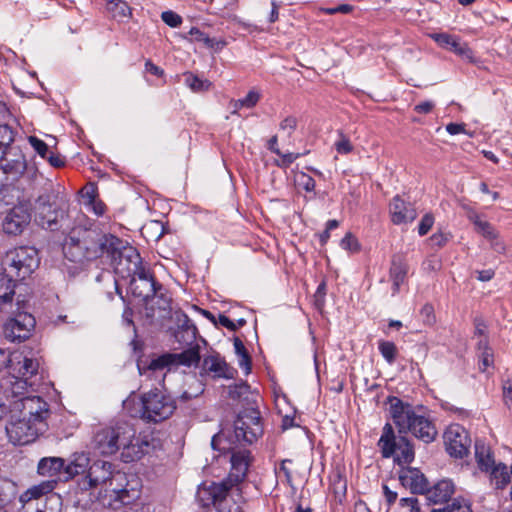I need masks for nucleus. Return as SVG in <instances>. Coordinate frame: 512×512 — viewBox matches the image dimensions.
<instances>
[{
    "instance_id": "f257e3e1",
    "label": "nucleus",
    "mask_w": 512,
    "mask_h": 512,
    "mask_svg": "<svg viewBox=\"0 0 512 512\" xmlns=\"http://www.w3.org/2000/svg\"><path fill=\"white\" fill-rule=\"evenodd\" d=\"M92 446L103 456L120 452V460L132 463L140 460L150 447L146 437L136 435L135 428L127 422H117L114 426L99 429L93 436Z\"/></svg>"
},
{
    "instance_id": "f03ea898",
    "label": "nucleus",
    "mask_w": 512,
    "mask_h": 512,
    "mask_svg": "<svg viewBox=\"0 0 512 512\" xmlns=\"http://www.w3.org/2000/svg\"><path fill=\"white\" fill-rule=\"evenodd\" d=\"M40 380L41 377L38 376L37 371L35 377L27 375L10 381L9 385L4 386L5 400L1 406L11 413H19L33 420L47 422L50 415L49 405L42 397L34 394L40 385Z\"/></svg>"
},
{
    "instance_id": "7ed1b4c3",
    "label": "nucleus",
    "mask_w": 512,
    "mask_h": 512,
    "mask_svg": "<svg viewBox=\"0 0 512 512\" xmlns=\"http://www.w3.org/2000/svg\"><path fill=\"white\" fill-rule=\"evenodd\" d=\"M122 239L112 234H101L94 230L83 231L82 238L69 237L64 246L65 253L71 254L72 261L93 260L109 257L111 251L121 247Z\"/></svg>"
},
{
    "instance_id": "20e7f679",
    "label": "nucleus",
    "mask_w": 512,
    "mask_h": 512,
    "mask_svg": "<svg viewBox=\"0 0 512 512\" xmlns=\"http://www.w3.org/2000/svg\"><path fill=\"white\" fill-rule=\"evenodd\" d=\"M389 403L390 414L399 433L411 432L425 443L435 439L437 430L428 418L416 414L410 404L404 403L397 397H389Z\"/></svg>"
},
{
    "instance_id": "39448f33",
    "label": "nucleus",
    "mask_w": 512,
    "mask_h": 512,
    "mask_svg": "<svg viewBox=\"0 0 512 512\" xmlns=\"http://www.w3.org/2000/svg\"><path fill=\"white\" fill-rule=\"evenodd\" d=\"M175 409L174 399L162 390L155 388L140 396L139 408L131 415L147 423H159L168 419Z\"/></svg>"
},
{
    "instance_id": "423d86ee",
    "label": "nucleus",
    "mask_w": 512,
    "mask_h": 512,
    "mask_svg": "<svg viewBox=\"0 0 512 512\" xmlns=\"http://www.w3.org/2000/svg\"><path fill=\"white\" fill-rule=\"evenodd\" d=\"M3 270L16 280H24L39 266L38 251L21 246L8 251L2 259Z\"/></svg>"
},
{
    "instance_id": "0eeeda50",
    "label": "nucleus",
    "mask_w": 512,
    "mask_h": 512,
    "mask_svg": "<svg viewBox=\"0 0 512 512\" xmlns=\"http://www.w3.org/2000/svg\"><path fill=\"white\" fill-rule=\"evenodd\" d=\"M200 359L199 346L195 345L181 353H164L159 355L151 359L146 367H139V370L141 374L149 373V376L160 373L162 377L161 382H163L165 378V369L170 370L172 367L180 365L187 367H191L193 365L197 366Z\"/></svg>"
},
{
    "instance_id": "6e6552de",
    "label": "nucleus",
    "mask_w": 512,
    "mask_h": 512,
    "mask_svg": "<svg viewBox=\"0 0 512 512\" xmlns=\"http://www.w3.org/2000/svg\"><path fill=\"white\" fill-rule=\"evenodd\" d=\"M130 291L135 297L140 298L146 304L151 300L157 299L155 304L161 310H167L170 308V297L162 293V285L158 284L150 273L149 269L141 270L136 276L130 278Z\"/></svg>"
},
{
    "instance_id": "1a4fd4ad",
    "label": "nucleus",
    "mask_w": 512,
    "mask_h": 512,
    "mask_svg": "<svg viewBox=\"0 0 512 512\" xmlns=\"http://www.w3.org/2000/svg\"><path fill=\"white\" fill-rule=\"evenodd\" d=\"M8 369L10 374L4 386L10 384L16 378H24L27 375L35 377L39 369V362L37 359L28 356L23 351L9 352L0 348V371Z\"/></svg>"
},
{
    "instance_id": "9d476101",
    "label": "nucleus",
    "mask_w": 512,
    "mask_h": 512,
    "mask_svg": "<svg viewBox=\"0 0 512 512\" xmlns=\"http://www.w3.org/2000/svg\"><path fill=\"white\" fill-rule=\"evenodd\" d=\"M15 415L12 416L14 418ZM48 428L47 422L33 420L19 415L18 419H12L6 426L8 439L14 445H27L34 442Z\"/></svg>"
},
{
    "instance_id": "9b49d317",
    "label": "nucleus",
    "mask_w": 512,
    "mask_h": 512,
    "mask_svg": "<svg viewBox=\"0 0 512 512\" xmlns=\"http://www.w3.org/2000/svg\"><path fill=\"white\" fill-rule=\"evenodd\" d=\"M111 261L115 273L122 278H131L145 270L142 259L136 248L122 240V245L118 250L111 251L108 257Z\"/></svg>"
},
{
    "instance_id": "f8f14e48",
    "label": "nucleus",
    "mask_w": 512,
    "mask_h": 512,
    "mask_svg": "<svg viewBox=\"0 0 512 512\" xmlns=\"http://www.w3.org/2000/svg\"><path fill=\"white\" fill-rule=\"evenodd\" d=\"M234 432L238 442L252 444L263 434L260 411L251 405L240 411L234 421Z\"/></svg>"
},
{
    "instance_id": "ddd939ff",
    "label": "nucleus",
    "mask_w": 512,
    "mask_h": 512,
    "mask_svg": "<svg viewBox=\"0 0 512 512\" xmlns=\"http://www.w3.org/2000/svg\"><path fill=\"white\" fill-rule=\"evenodd\" d=\"M447 453L456 459L466 457L471 448V438L468 431L459 424H451L443 435Z\"/></svg>"
},
{
    "instance_id": "4468645a",
    "label": "nucleus",
    "mask_w": 512,
    "mask_h": 512,
    "mask_svg": "<svg viewBox=\"0 0 512 512\" xmlns=\"http://www.w3.org/2000/svg\"><path fill=\"white\" fill-rule=\"evenodd\" d=\"M114 478V465L104 460H97L89 466L83 485L86 489L105 488L107 490L112 487Z\"/></svg>"
},
{
    "instance_id": "2eb2a0df",
    "label": "nucleus",
    "mask_w": 512,
    "mask_h": 512,
    "mask_svg": "<svg viewBox=\"0 0 512 512\" xmlns=\"http://www.w3.org/2000/svg\"><path fill=\"white\" fill-rule=\"evenodd\" d=\"M31 221V211L27 204H18L12 207L2 220V229L5 234L17 236L22 234Z\"/></svg>"
},
{
    "instance_id": "dca6fc26",
    "label": "nucleus",
    "mask_w": 512,
    "mask_h": 512,
    "mask_svg": "<svg viewBox=\"0 0 512 512\" xmlns=\"http://www.w3.org/2000/svg\"><path fill=\"white\" fill-rule=\"evenodd\" d=\"M36 324L35 318L29 313H19L4 325V335L10 341H23L30 337Z\"/></svg>"
},
{
    "instance_id": "f3484780",
    "label": "nucleus",
    "mask_w": 512,
    "mask_h": 512,
    "mask_svg": "<svg viewBox=\"0 0 512 512\" xmlns=\"http://www.w3.org/2000/svg\"><path fill=\"white\" fill-rule=\"evenodd\" d=\"M234 486L235 484L229 479L219 483L212 482L199 490V497L202 501H210L218 509V504L226 502L232 492H235Z\"/></svg>"
},
{
    "instance_id": "a211bd4d",
    "label": "nucleus",
    "mask_w": 512,
    "mask_h": 512,
    "mask_svg": "<svg viewBox=\"0 0 512 512\" xmlns=\"http://www.w3.org/2000/svg\"><path fill=\"white\" fill-rule=\"evenodd\" d=\"M399 481L413 494H425L429 486L425 475L419 469L412 467H405L399 471Z\"/></svg>"
},
{
    "instance_id": "6ab92c4d",
    "label": "nucleus",
    "mask_w": 512,
    "mask_h": 512,
    "mask_svg": "<svg viewBox=\"0 0 512 512\" xmlns=\"http://www.w3.org/2000/svg\"><path fill=\"white\" fill-rule=\"evenodd\" d=\"M201 373L211 375L213 378L232 379L237 372L217 354L204 357L201 365Z\"/></svg>"
},
{
    "instance_id": "aec40b11",
    "label": "nucleus",
    "mask_w": 512,
    "mask_h": 512,
    "mask_svg": "<svg viewBox=\"0 0 512 512\" xmlns=\"http://www.w3.org/2000/svg\"><path fill=\"white\" fill-rule=\"evenodd\" d=\"M54 198V195L46 193L40 195L36 200L40 224L49 229H54L57 224V205L53 200Z\"/></svg>"
},
{
    "instance_id": "412c9836",
    "label": "nucleus",
    "mask_w": 512,
    "mask_h": 512,
    "mask_svg": "<svg viewBox=\"0 0 512 512\" xmlns=\"http://www.w3.org/2000/svg\"><path fill=\"white\" fill-rule=\"evenodd\" d=\"M391 221L395 225L412 222L417 217L416 209L409 202H405L400 196L393 197L389 205Z\"/></svg>"
},
{
    "instance_id": "4be33fe9",
    "label": "nucleus",
    "mask_w": 512,
    "mask_h": 512,
    "mask_svg": "<svg viewBox=\"0 0 512 512\" xmlns=\"http://www.w3.org/2000/svg\"><path fill=\"white\" fill-rule=\"evenodd\" d=\"M5 155H8L9 158H5V164L2 165L3 172L7 175H12L15 178L24 174L27 168V163L20 148L10 147V149L6 151Z\"/></svg>"
},
{
    "instance_id": "5701e85b",
    "label": "nucleus",
    "mask_w": 512,
    "mask_h": 512,
    "mask_svg": "<svg viewBox=\"0 0 512 512\" xmlns=\"http://www.w3.org/2000/svg\"><path fill=\"white\" fill-rule=\"evenodd\" d=\"M455 492V485L450 479H442L433 487H427L426 497L433 504L448 502Z\"/></svg>"
},
{
    "instance_id": "b1692460",
    "label": "nucleus",
    "mask_w": 512,
    "mask_h": 512,
    "mask_svg": "<svg viewBox=\"0 0 512 512\" xmlns=\"http://www.w3.org/2000/svg\"><path fill=\"white\" fill-rule=\"evenodd\" d=\"M383 458L392 457L398 448V441L394 429L390 423L383 427L382 434L377 443Z\"/></svg>"
},
{
    "instance_id": "393cba45",
    "label": "nucleus",
    "mask_w": 512,
    "mask_h": 512,
    "mask_svg": "<svg viewBox=\"0 0 512 512\" xmlns=\"http://www.w3.org/2000/svg\"><path fill=\"white\" fill-rule=\"evenodd\" d=\"M248 459L245 452H234L231 455V471L228 479L234 484L242 481L248 471Z\"/></svg>"
},
{
    "instance_id": "a878e982",
    "label": "nucleus",
    "mask_w": 512,
    "mask_h": 512,
    "mask_svg": "<svg viewBox=\"0 0 512 512\" xmlns=\"http://www.w3.org/2000/svg\"><path fill=\"white\" fill-rule=\"evenodd\" d=\"M430 37L442 48L449 49L460 56L471 53L466 45H462L457 37L448 33H433Z\"/></svg>"
},
{
    "instance_id": "bb28decb",
    "label": "nucleus",
    "mask_w": 512,
    "mask_h": 512,
    "mask_svg": "<svg viewBox=\"0 0 512 512\" xmlns=\"http://www.w3.org/2000/svg\"><path fill=\"white\" fill-rule=\"evenodd\" d=\"M407 272L408 267L405 260L401 256H394L392 258L389 271V276L393 283V293H397L399 291L400 286L406 280Z\"/></svg>"
},
{
    "instance_id": "cd10ccee",
    "label": "nucleus",
    "mask_w": 512,
    "mask_h": 512,
    "mask_svg": "<svg viewBox=\"0 0 512 512\" xmlns=\"http://www.w3.org/2000/svg\"><path fill=\"white\" fill-rule=\"evenodd\" d=\"M90 458L85 453H75L68 464L64 463V474L67 478H73L88 471Z\"/></svg>"
},
{
    "instance_id": "c85d7f7f",
    "label": "nucleus",
    "mask_w": 512,
    "mask_h": 512,
    "mask_svg": "<svg viewBox=\"0 0 512 512\" xmlns=\"http://www.w3.org/2000/svg\"><path fill=\"white\" fill-rule=\"evenodd\" d=\"M37 471L42 476H57L64 472V459L60 457L42 458L37 466Z\"/></svg>"
},
{
    "instance_id": "c756f323",
    "label": "nucleus",
    "mask_w": 512,
    "mask_h": 512,
    "mask_svg": "<svg viewBox=\"0 0 512 512\" xmlns=\"http://www.w3.org/2000/svg\"><path fill=\"white\" fill-rule=\"evenodd\" d=\"M479 370L486 372L489 367L494 365V354L490 347L489 340L480 339L476 344Z\"/></svg>"
},
{
    "instance_id": "7c9ffc66",
    "label": "nucleus",
    "mask_w": 512,
    "mask_h": 512,
    "mask_svg": "<svg viewBox=\"0 0 512 512\" xmlns=\"http://www.w3.org/2000/svg\"><path fill=\"white\" fill-rule=\"evenodd\" d=\"M182 317L183 319H179L180 324L176 333V338L179 342L190 344L195 341L198 331L194 323L186 314H183Z\"/></svg>"
},
{
    "instance_id": "2f4dec72",
    "label": "nucleus",
    "mask_w": 512,
    "mask_h": 512,
    "mask_svg": "<svg viewBox=\"0 0 512 512\" xmlns=\"http://www.w3.org/2000/svg\"><path fill=\"white\" fill-rule=\"evenodd\" d=\"M17 280L5 271L0 273V306L11 303L15 295V287Z\"/></svg>"
},
{
    "instance_id": "473e14b6",
    "label": "nucleus",
    "mask_w": 512,
    "mask_h": 512,
    "mask_svg": "<svg viewBox=\"0 0 512 512\" xmlns=\"http://www.w3.org/2000/svg\"><path fill=\"white\" fill-rule=\"evenodd\" d=\"M228 394L233 400L246 402L248 407L255 403L252 399V392L247 382L241 381L240 383L229 386Z\"/></svg>"
},
{
    "instance_id": "72a5a7b5",
    "label": "nucleus",
    "mask_w": 512,
    "mask_h": 512,
    "mask_svg": "<svg viewBox=\"0 0 512 512\" xmlns=\"http://www.w3.org/2000/svg\"><path fill=\"white\" fill-rule=\"evenodd\" d=\"M55 483V481H45L39 485L29 488L20 496V501L25 504L33 499H38L41 496L50 493L54 489Z\"/></svg>"
},
{
    "instance_id": "f704fd0d",
    "label": "nucleus",
    "mask_w": 512,
    "mask_h": 512,
    "mask_svg": "<svg viewBox=\"0 0 512 512\" xmlns=\"http://www.w3.org/2000/svg\"><path fill=\"white\" fill-rule=\"evenodd\" d=\"M491 480L494 482L495 488L504 489L512 478L511 469L508 470L507 465L499 463L494 466L490 472Z\"/></svg>"
},
{
    "instance_id": "c9c22d12",
    "label": "nucleus",
    "mask_w": 512,
    "mask_h": 512,
    "mask_svg": "<svg viewBox=\"0 0 512 512\" xmlns=\"http://www.w3.org/2000/svg\"><path fill=\"white\" fill-rule=\"evenodd\" d=\"M399 454L395 457V461L399 465L401 464H410L414 460V449L408 439L404 436H400L398 439V448Z\"/></svg>"
},
{
    "instance_id": "e433bc0d",
    "label": "nucleus",
    "mask_w": 512,
    "mask_h": 512,
    "mask_svg": "<svg viewBox=\"0 0 512 512\" xmlns=\"http://www.w3.org/2000/svg\"><path fill=\"white\" fill-rule=\"evenodd\" d=\"M243 503L240 489L236 488L226 502L218 504V512H243Z\"/></svg>"
},
{
    "instance_id": "4c0bfd02",
    "label": "nucleus",
    "mask_w": 512,
    "mask_h": 512,
    "mask_svg": "<svg viewBox=\"0 0 512 512\" xmlns=\"http://www.w3.org/2000/svg\"><path fill=\"white\" fill-rule=\"evenodd\" d=\"M184 78L186 86L189 87L195 93L208 91L212 86V82H210L207 79L199 78L192 72L184 73Z\"/></svg>"
},
{
    "instance_id": "58836bf2",
    "label": "nucleus",
    "mask_w": 512,
    "mask_h": 512,
    "mask_svg": "<svg viewBox=\"0 0 512 512\" xmlns=\"http://www.w3.org/2000/svg\"><path fill=\"white\" fill-rule=\"evenodd\" d=\"M106 8L113 18L122 19L131 14L130 7L122 0H110L107 2Z\"/></svg>"
},
{
    "instance_id": "ea45409f",
    "label": "nucleus",
    "mask_w": 512,
    "mask_h": 512,
    "mask_svg": "<svg viewBox=\"0 0 512 512\" xmlns=\"http://www.w3.org/2000/svg\"><path fill=\"white\" fill-rule=\"evenodd\" d=\"M378 350L388 364H393L396 360L398 349L394 342L379 340Z\"/></svg>"
},
{
    "instance_id": "a19ab883",
    "label": "nucleus",
    "mask_w": 512,
    "mask_h": 512,
    "mask_svg": "<svg viewBox=\"0 0 512 512\" xmlns=\"http://www.w3.org/2000/svg\"><path fill=\"white\" fill-rule=\"evenodd\" d=\"M200 311L212 323L219 324L230 331L237 330L236 324L232 320H230L226 315L219 314L218 320H216L215 316L210 311L204 309H201Z\"/></svg>"
},
{
    "instance_id": "79ce46f5",
    "label": "nucleus",
    "mask_w": 512,
    "mask_h": 512,
    "mask_svg": "<svg viewBox=\"0 0 512 512\" xmlns=\"http://www.w3.org/2000/svg\"><path fill=\"white\" fill-rule=\"evenodd\" d=\"M14 142V132L8 125H0V149L7 151Z\"/></svg>"
},
{
    "instance_id": "37998d69",
    "label": "nucleus",
    "mask_w": 512,
    "mask_h": 512,
    "mask_svg": "<svg viewBox=\"0 0 512 512\" xmlns=\"http://www.w3.org/2000/svg\"><path fill=\"white\" fill-rule=\"evenodd\" d=\"M259 99L260 94L255 90H250L244 98L239 99L235 102V109H239L242 107L252 108L258 103Z\"/></svg>"
},
{
    "instance_id": "c03bdc74",
    "label": "nucleus",
    "mask_w": 512,
    "mask_h": 512,
    "mask_svg": "<svg viewBox=\"0 0 512 512\" xmlns=\"http://www.w3.org/2000/svg\"><path fill=\"white\" fill-rule=\"evenodd\" d=\"M340 246L342 249L350 252L356 253L360 251V243L358 239L350 232L346 233V235L340 241Z\"/></svg>"
},
{
    "instance_id": "a18cd8bd",
    "label": "nucleus",
    "mask_w": 512,
    "mask_h": 512,
    "mask_svg": "<svg viewBox=\"0 0 512 512\" xmlns=\"http://www.w3.org/2000/svg\"><path fill=\"white\" fill-rule=\"evenodd\" d=\"M476 458H477L478 466H479L480 470H482V471H485V472L490 471L491 472L492 468L494 466H496L491 454L489 452H487L484 455L483 452H479L477 447H476Z\"/></svg>"
},
{
    "instance_id": "49530a36",
    "label": "nucleus",
    "mask_w": 512,
    "mask_h": 512,
    "mask_svg": "<svg viewBox=\"0 0 512 512\" xmlns=\"http://www.w3.org/2000/svg\"><path fill=\"white\" fill-rule=\"evenodd\" d=\"M28 142L35 152L42 158H46L50 152L48 145L36 136H29Z\"/></svg>"
},
{
    "instance_id": "de8ad7c7",
    "label": "nucleus",
    "mask_w": 512,
    "mask_h": 512,
    "mask_svg": "<svg viewBox=\"0 0 512 512\" xmlns=\"http://www.w3.org/2000/svg\"><path fill=\"white\" fill-rule=\"evenodd\" d=\"M296 183L306 192H313L316 186V182L313 177L304 172H301L296 176Z\"/></svg>"
},
{
    "instance_id": "09e8293b",
    "label": "nucleus",
    "mask_w": 512,
    "mask_h": 512,
    "mask_svg": "<svg viewBox=\"0 0 512 512\" xmlns=\"http://www.w3.org/2000/svg\"><path fill=\"white\" fill-rule=\"evenodd\" d=\"M162 21L172 27L176 28L182 24V17L172 10H167L161 13Z\"/></svg>"
},
{
    "instance_id": "8fccbe9b",
    "label": "nucleus",
    "mask_w": 512,
    "mask_h": 512,
    "mask_svg": "<svg viewBox=\"0 0 512 512\" xmlns=\"http://www.w3.org/2000/svg\"><path fill=\"white\" fill-rule=\"evenodd\" d=\"M447 507L449 512H472L469 501L461 497L455 498Z\"/></svg>"
},
{
    "instance_id": "3c124183",
    "label": "nucleus",
    "mask_w": 512,
    "mask_h": 512,
    "mask_svg": "<svg viewBox=\"0 0 512 512\" xmlns=\"http://www.w3.org/2000/svg\"><path fill=\"white\" fill-rule=\"evenodd\" d=\"M475 230L480 233L486 240L494 239L499 233L488 221H483L480 223V225Z\"/></svg>"
},
{
    "instance_id": "603ef678",
    "label": "nucleus",
    "mask_w": 512,
    "mask_h": 512,
    "mask_svg": "<svg viewBox=\"0 0 512 512\" xmlns=\"http://www.w3.org/2000/svg\"><path fill=\"white\" fill-rule=\"evenodd\" d=\"M474 336L480 339H488L487 334V324L481 317H476L474 319Z\"/></svg>"
},
{
    "instance_id": "864d4df0",
    "label": "nucleus",
    "mask_w": 512,
    "mask_h": 512,
    "mask_svg": "<svg viewBox=\"0 0 512 512\" xmlns=\"http://www.w3.org/2000/svg\"><path fill=\"white\" fill-rule=\"evenodd\" d=\"M335 149L339 154H348L353 150L350 140L340 133V138L335 142Z\"/></svg>"
},
{
    "instance_id": "5fc2aeb1",
    "label": "nucleus",
    "mask_w": 512,
    "mask_h": 512,
    "mask_svg": "<svg viewBox=\"0 0 512 512\" xmlns=\"http://www.w3.org/2000/svg\"><path fill=\"white\" fill-rule=\"evenodd\" d=\"M433 224H434V217H433V215L430 214V213L425 214L422 217V219H421V221H420V223L418 225V233H419V235L420 236L426 235L429 232V230L432 228Z\"/></svg>"
},
{
    "instance_id": "6e6d98bb",
    "label": "nucleus",
    "mask_w": 512,
    "mask_h": 512,
    "mask_svg": "<svg viewBox=\"0 0 512 512\" xmlns=\"http://www.w3.org/2000/svg\"><path fill=\"white\" fill-rule=\"evenodd\" d=\"M281 159L276 161V165L278 167L287 168L289 167L296 159L300 157L299 153H282L278 155Z\"/></svg>"
},
{
    "instance_id": "4d7b16f0",
    "label": "nucleus",
    "mask_w": 512,
    "mask_h": 512,
    "mask_svg": "<svg viewBox=\"0 0 512 512\" xmlns=\"http://www.w3.org/2000/svg\"><path fill=\"white\" fill-rule=\"evenodd\" d=\"M288 463L289 464L292 463V460H290V459L282 460L278 470H276V474L277 475L283 474L287 484L291 485L292 484V473H291L290 469L287 467Z\"/></svg>"
},
{
    "instance_id": "13d9d810",
    "label": "nucleus",
    "mask_w": 512,
    "mask_h": 512,
    "mask_svg": "<svg viewBox=\"0 0 512 512\" xmlns=\"http://www.w3.org/2000/svg\"><path fill=\"white\" fill-rule=\"evenodd\" d=\"M399 504L401 507H408L410 512H421L419 501L415 497L401 498Z\"/></svg>"
},
{
    "instance_id": "bf43d9fd",
    "label": "nucleus",
    "mask_w": 512,
    "mask_h": 512,
    "mask_svg": "<svg viewBox=\"0 0 512 512\" xmlns=\"http://www.w3.org/2000/svg\"><path fill=\"white\" fill-rule=\"evenodd\" d=\"M435 108V102L432 100H425L414 106V111L418 114H429Z\"/></svg>"
},
{
    "instance_id": "052dcab7",
    "label": "nucleus",
    "mask_w": 512,
    "mask_h": 512,
    "mask_svg": "<svg viewBox=\"0 0 512 512\" xmlns=\"http://www.w3.org/2000/svg\"><path fill=\"white\" fill-rule=\"evenodd\" d=\"M204 45L207 48L213 49L214 51L218 52L226 46V41L223 39L210 38L209 36H207Z\"/></svg>"
},
{
    "instance_id": "680f3d73",
    "label": "nucleus",
    "mask_w": 512,
    "mask_h": 512,
    "mask_svg": "<svg viewBox=\"0 0 512 512\" xmlns=\"http://www.w3.org/2000/svg\"><path fill=\"white\" fill-rule=\"evenodd\" d=\"M297 127V119L294 116H288L284 118L280 123V129L284 131H288V134L294 132Z\"/></svg>"
},
{
    "instance_id": "e2e57ef3",
    "label": "nucleus",
    "mask_w": 512,
    "mask_h": 512,
    "mask_svg": "<svg viewBox=\"0 0 512 512\" xmlns=\"http://www.w3.org/2000/svg\"><path fill=\"white\" fill-rule=\"evenodd\" d=\"M45 159H47L49 164L54 168H61L65 166L66 163L64 157L59 154H55L53 151H50Z\"/></svg>"
},
{
    "instance_id": "0e129e2a",
    "label": "nucleus",
    "mask_w": 512,
    "mask_h": 512,
    "mask_svg": "<svg viewBox=\"0 0 512 512\" xmlns=\"http://www.w3.org/2000/svg\"><path fill=\"white\" fill-rule=\"evenodd\" d=\"M490 242V247L492 250L499 254H503L506 251V245L504 241L500 238L499 233L496 235L494 239L488 240Z\"/></svg>"
},
{
    "instance_id": "69168bd1",
    "label": "nucleus",
    "mask_w": 512,
    "mask_h": 512,
    "mask_svg": "<svg viewBox=\"0 0 512 512\" xmlns=\"http://www.w3.org/2000/svg\"><path fill=\"white\" fill-rule=\"evenodd\" d=\"M382 489L386 503L388 507H391L396 502L398 494L397 492L390 490V488L386 484L382 485Z\"/></svg>"
},
{
    "instance_id": "338daca9",
    "label": "nucleus",
    "mask_w": 512,
    "mask_h": 512,
    "mask_svg": "<svg viewBox=\"0 0 512 512\" xmlns=\"http://www.w3.org/2000/svg\"><path fill=\"white\" fill-rule=\"evenodd\" d=\"M503 398L509 408H512V381L507 380L503 384Z\"/></svg>"
},
{
    "instance_id": "774afa93",
    "label": "nucleus",
    "mask_w": 512,
    "mask_h": 512,
    "mask_svg": "<svg viewBox=\"0 0 512 512\" xmlns=\"http://www.w3.org/2000/svg\"><path fill=\"white\" fill-rule=\"evenodd\" d=\"M87 205L96 216H102L106 211V205L101 200L98 199L91 203H87Z\"/></svg>"
}]
</instances>
